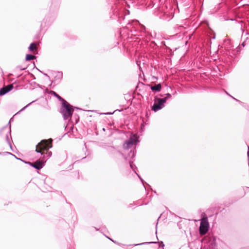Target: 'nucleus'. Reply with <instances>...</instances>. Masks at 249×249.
Segmentation results:
<instances>
[{
    "instance_id": "6e6552de",
    "label": "nucleus",
    "mask_w": 249,
    "mask_h": 249,
    "mask_svg": "<svg viewBox=\"0 0 249 249\" xmlns=\"http://www.w3.org/2000/svg\"><path fill=\"white\" fill-rule=\"evenodd\" d=\"M129 140L135 145L138 142V137L136 134L132 135L130 136Z\"/></svg>"
},
{
    "instance_id": "ddd939ff",
    "label": "nucleus",
    "mask_w": 249,
    "mask_h": 249,
    "mask_svg": "<svg viewBox=\"0 0 249 249\" xmlns=\"http://www.w3.org/2000/svg\"><path fill=\"white\" fill-rule=\"evenodd\" d=\"M36 44L34 43H32L30 44L29 47V49L30 51H34L35 49H36Z\"/></svg>"
},
{
    "instance_id": "20e7f679",
    "label": "nucleus",
    "mask_w": 249,
    "mask_h": 249,
    "mask_svg": "<svg viewBox=\"0 0 249 249\" xmlns=\"http://www.w3.org/2000/svg\"><path fill=\"white\" fill-rule=\"evenodd\" d=\"M0 134L4 140L7 142L9 145L11 147V143L10 142V130L7 128H3L0 131Z\"/></svg>"
},
{
    "instance_id": "9b49d317",
    "label": "nucleus",
    "mask_w": 249,
    "mask_h": 249,
    "mask_svg": "<svg viewBox=\"0 0 249 249\" xmlns=\"http://www.w3.org/2000/svg\"><path fill=\"white\" fill-rule=\"evenodd\" d=\"M35 56L32 54H27L26 56V60L27 61H29L31 60H33L35 58Z\"/></svg>"
},
{
    "instance_id": "9d476101",
    "label": "nucleus",
    "mask_w": 249,
    "mask_h": 249,
    "mask_svg": "<svg viewBox=\"0 0 249 249\" xmlns=\"http://www.w3.org/2000/svg\"><path fill=\"white\" fill-rule=\"evenodd\" d=\"M133 145V143L128 140L124 142V148L128 149L131 147Z\"/></svg>"
},
{
    "instance_id": "39448f33",
    "label": "nucleus",
    "mask_w": 249,
    "mask_h": 249,
    "mask_svg": "<svg viewBox=\"0 0 249 249\" xmlns=\"http://www.w3.org/2000/svg\"><path fill=\"white\" fill-rule=\"evenodd\" d=\"M166 101V98H158L157 99V102H155L152 107V110L154 111H157L161 109L163 106L164 104Z\"/></svg>"
},
{
    "instance_id": "dca6fc26",
    "label": "nucleus",
    "mask_w": 249,
    "mask_h": 249,
    "mask_svg": "<svg viewBox=\"0 0 249 249\" xmlns=\"http://www.w3.org/2000/svg\"><path fill=\"white\" fill-rule=\"evenodd\" d=\"M31 104V103H30V104H29L28 105H27L26 106L24 107L23 108H22L21 109L20 111H22L23 110H24L26 107H27L28 106H29L30 104Z\"/></svg>"
},
{
    "instance_id": "423d86ee",
    "label": "nucleus",
    "mask_w": 249,
    "mask_h": 249,
    "mask_svg": "<svg viewBox=\"0 0 249 249\" xmlns=\"http://www.w3.org/2000/svg\"><path fill=\"white\" fill-rule=\"evenodd\" d=\"M45 162V161H44L43 160H41L36 161L35 162H26V163H28L31 165L32 166L34 167L35 168L37 169H40L44 166V163Z\"/></svg>"
},
{
    "instance_id": "1a4fd4ad",
    "label": "nucleus",
    "mask_w": 249,
    "mask_h": 249,
    "mask_svg": "<svg viewBox=\"0 0 249 249\" xmlns=\"http://www.w3.org/2000/svg\"><path fill=\"white\" fill-rule=\"evenodd\" d=\"M150 89L152 91H160L161 89V86L160 84H158L155 86H151Z\"/></svg>"
},
{
    "instance_id": "f03ea898",
    "label": "nucleus",
    "mask_w": 249,
    "mask_h": 249,
    "mask_svg": "<svg viewBox=\"0 0 249 249\" xmlns=\"http://www.w3.org/2000/svg\"><path fill=\"white\" fill-rule=\"evenodd\" d=\"M62 106L63 108L61 110V113L63 116L64 119L67 120L72 115V112L73 111L72 106L65 100H63Z\"/></svg>"
},
{
    "instance_id": "f8f14e48",
    "label": "nucleus",
    "mask_w": 249,
    "mask_h": 249,
    "mask_svg": "<svg viewBox=\"0 0 249 249\" xmlns=\"http://www.w3.org/2000/svg\"><path fill=\"white\" fill-rule=\"evenodd\" d=\"M51 94H53L54 96H55L56 97H57L60 101H61L62 102H63V100H64L63 99H62L55 92L52 91H51Z\"/></svg>"
},
{
    "instance_id": "f3484780",
    "label": "nucleus",
    "mask_w": 249,
    "mask_h": 249,
    "mask_svg": "<svg viewBox=\"0 0 249 249\" xmlns=\"http://www.w3.org/2000/svg\"><path fill=\"white\" fill-rule=\"evenodd\" d=\"M244 43H245L244 42H243V43H242V45H243V46H244V45H245V44H244Z\"/></svg>"
},
{
    "instance_id": "4468645a",
    "label": "nucleus",
    "mask_w": 249,
    "mask_h": 249,
    "mask_svg": "<svg viewBox=\"0 0 249 249\" xmlns=\"http://www.w3.org/2000/svg\"><path fill=\"white\" fill-rule=\"evenodd\" d=\"M153 243H157V242H145V243H142V244H141L140 245L146 244H153Z\"/></svg>"
},
{
    "instance_id": "7ed1b4c3",
    "label": "nucleus",
    "mask_w": 249,
    "mask_h": 249,
    "mask_svg": "<svg viewBox=\"0 0 249 249\" xmlns=\"http://www.w3.org/2000/svg\"><path fill=\"white\" fill-rule=\"evenodd\" d=\"M209 230V223L207 217L203 218L200 222L199 232L201 235L205 234Z\"/></svg>"
},
{
    "instance_id": "0eeeda50",
    "label": "nucleus",
    "mask_w": 249,
    "mask_h": 249,
    "mask_svg": "<svg viewBox=\"0 0 249 249\" xmlns=\"http://www.w3.org/2000/svg\"><path fill=\"white\" fill-rule=\"evenodd\" d=\"M13 88V86L12 84L8 85L6 86L3 87L0 89V95H3L12 90Z\"/></svg>"
},
{
    "instance_id": "f257e3e1",
    "label": "nucleus",
    "mask_w": 249,
    "mask_h": 249,
    "mask_svg": "<svg viewBox=\"0 0 249 249\" xmlns=\"http://www.w3.org/2000/svg\"><path fill=\"white\" fill-rule=\"evenodd\" d=\"M52 139L43 140L36 146V151L42 155V159L47 160L52 156V152L49 149L52 147Z\"/></svg>"
},
{
    "instance_id": "2eb2a0df",
    "label": "nucleus",
    "mask_w": 249,
    "mask_h": 249,
    "mask_svg": "<svg viewBox=\"0 0 249 249\" xmlns=\"http://www.w3.org/2000/svg\"><path fill=\"white\" fill-rule=\"evenodd\" d=\"M166 96L167 97H166V98H171V95L169 93H168L166 94Z\"/></svg>"
}]
</instances>
